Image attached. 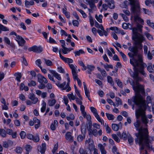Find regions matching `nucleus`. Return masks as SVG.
Returning a JSON list of instances; mask_svg holds the SVG:
<instances>
[{"mask_svg":"<svg viewBox=\"0 0 154 154\" xmlns=\"http://www.w3.org/2000/svg\"><path fill=\"white\" fill-rule=\"evenodd\" d=\"M134 125L136 130L138 131L137 133L135 134L137 137L135 142L136 144L139 145L140 152H142L145 148L149 149H152V145L148 134L147 129L141 126L140 121L138 119H137L136 121L134 123Z\"/></svg>","mask_w":154,"mask_h":154,"instance_id":"1","label":"nucleus"},{"mask_svg":"<svg viewBox=\"0 0 154 154\" xmlns=\"http://www.w3.org/2000/svg\"><path fill=\"white\" fill-rule=\"evenodd\" d=\"M132 101L136 105L139 107L135 110L136 119H139L141 117V122L144 124V128H146L147 126V124L149 122V120L146 115L145 111L147 107L145 100L140 94L134 97Z\"/></svg>","mask_w":154,"mask_h":154,"instance_id":"2","label":"nucleus"},{"mask_svg":"<svg viewBox=\"0 0 154 154\" xmlns=\"http://www.w3.org/2000/svg\"><path fill=\"white\" fill-rule=\"evenodd\" d=\"M128 70L131 76L134 78L135 81L136 86H134V82H133V84L131 85L133 86V90L136 92V95H140V93L143 95L144 94L145 92L144 86L139 83V82L141 80V78L138 76L139 73L138 71L135 69L134 72H133L131 69H129Z\"/></svg>","mask_w":154,"mask_h":154,"instance_id":"3","label":"nucleus"},{"mask_svg":"<svg viewBox=\"0 0 154 154\" xmlns=\"http://www.w3.org/2000/svg\"><path fill=\"white\" fill-rule=\"evenodd\" d=\"M130 2L131 13L134 15V19L136 22H138L142 24L144 22L143 20L139 16L140 12V2L138 0H128Z\"/></svg>","mask_w":154,"mask_h":154,"instance_id":"4","label":"nucleus"},{"mask_svg":"<svg viewBox=\"0 0 154 154\" xmlns=\"http://www.w3.org/2000/svg\"><path fill=\"white\" fill-rule=\"evenodd\" d=\"M142 26L137 23V27L132 28L131 25H129L128 28L130 30H132L133 40L137 42L138 44H140V42L144 40V38L142 35L140 33L142 32Z\"/></svg>","mask_w":154,"mask_h":154,"instance_id":"5","label":"nucleus"},{"mask_svg":"<svg viewBox=\"0 0 154 154\" xmlns=\"http://www.w3.org/2000/svg\"><path fill=\"white\" fill-rule=\"evenodd\" d=\"M143 41H142L141 42H140V44H138L137 42L135 41H134L135 42V46L133 47L131 46V44L130 43L128 42V43L127 44L128 46H129L128 48V50L132 53L129 52L128 53V55L129 57L130 58V62L131 61V60H134L135 59H136L138 58V56H140V57L142 56V55L138 53V47L140 49H142V46L141 44L142 42Z\"/></svg>","mask_w":154,"mask_h":154,"instance_id":"6","label":"nucleus"},{"mask_svg":"<svg viewBox=\"0 0 154 154\" xmlns=\"http://www.w3.org/2000/svg\"><path fill=\"white\" fill-rule=\"evenodd\" d=\"M130 63L134 66V68L135 70L138 71L143 76H146V74L144 69L145 67L147 66L146 64L144 63L142 56H138V58L130 62Z\"/></svg>","mask_w":154,"mask_h":154,"instance_id":"7","label":"nucleus"},{"mask_svg":"<svg viewBox=\"0 0 154 154\" xmlns=\"http://www.w3.org/2000/svg\"><path fill=\"white\" fill-rule=\"evenodd\" d=\"M90 109L98 121L100 122L101 124H102L104 122V121L103 120L100 119L97 113V111L96 109L93 107L91 106L90 107Z\"/></svg>","mask_w":154,"mask_h":154,"instance_id":"8","label":"nucleus"},{"mask_svg":"<svg viewBox=\"0 0 154 154\" xmlns=\"http://www.w3.org/2000/svg\"><path fill=\"white\" fill-rule=\"evenodd\" d=\"M85 144L88 143V149L90 152L93 150V149L95 148V146L94 145L93 140L91 138H88V140H86L85 142Z\"/></svg>","mask_w":154,"mask_h":154,"instance_id":"9","label":"nucleus"},{"mask_svg":"<svg viewBox=\"0 0 154 154\" xmlns=\"http://www.w3.org/2000/svg\"><path fill=\"white\" fill-rule=\"evenodd\" d=\"M28 50L29 51H33V52L39 53L42 51L43 49L40 46L38 47L36 45H34L29 48Z\"/></svg>","mask_w":154,"mask_h":154,"instance_id":"10","label":"nucleus"},{"mask_svg":"<svg viewBox=\"0 0 154 154\" xmlns=\"http://www.w3.org/2000/svg\"><path fill=\"white\" fill-rule=\"evenodd\" d=\"M104 1L107 4L109 8L110 9L115 8V2L113 0H104Z\"/></svg>","mask_w":154,"mask_h":154,"instance_id":"11","label":"nucleus"},{"mask_svg":"<svg viewBox=\"0 0 154 154\" xmlns=\"http://www.w3.org/2000/svg\"><path fill=\"white\" fill-rule=\"evenodd\" d=\"M59 55L61 59L66 63L69 64L70 63H72L73 62V60L72 59L63 57L61 54L60 51L59 52Z\"/></svg>","mask_w":154,"mask_h":154,"instance_id":"12","label":"nucleus"},{"mask_svg":"<svg viewBox=\"0 0 154 154\" xmlns=\"http://www.w3.org/2000/svg\"><path fill=\"white\" fill-rule=\"evenodd\" d=\"M17 39H18V40H17V41L19 45L22 47L26 43L25 41L21 36L19 35L17 36Z\"/></svg>","mask_w":154,"mask_h":154,"instance_id":"13","label":"nucleus"},{"mask_svg":"<svg viewBox=\"0 0 154 154\" xmlns=\"http://www.w3.org/2000/svg\"><path fill=\"white\" fill-rule=\"evenodd\" d=\"M28 98L30 99L33 104H35L38 101V98L35 97L33 93H30L28 96Z\"/></svg>","mask_w":154,"mask_h":154,"instance_id":"14","label":"nucleus"},{"mask_svg":"<svg viewBox=\"0 0 154 154\" xmlns=\"http://www.w3.org/2000/svg\"><path fill=\"white\" fill-rule=\"evenodd\" d=\"M65 139L68 141L72 142L73 141V137L72 136V134L70 132H67L65 136Z\"/></svg>","mask_w":154,"mask_h":154,"instance_id":"15","label":"nucleus"},{"mask_svg":"<svg viewBox=\"0 0 154 154\" xmlns=\"http://www.w3.org/2000/svg\"><path fill=\"white\" fill-rule=\"evenodd\" d=\"M92 132V134L95 137H97L98 134L99 136H101L102 134V130L100 129L98 131L96 129H94L93 130L92 129L91 131Z\"/></svg>","mask_w":154,"mask_h":154,"instance_id":"16","label":"nucleus"},{"mask_svg":"<svg viewBox=\"0 0 154 154\" xmlns=\"http://www.w3.org/2000/svg\"><path fill=\"white\" fill-rule=\"evenodd\" d=\"M98 149H100L101 154H106V151L104 147L101 144H99L98 145Z\"/></svg>","mask_w":154,"mask_h":154,"instance_id":"17","label":"nucleus"},{"mask_svg":"<svg viewBox=\"0 0 154 154\" xmlns=\"http://www.w3.org/2000/svg\"><path fill=\"white\" fill-rule=\"evenodd\" d=\"M50 72L53 74L54 76L58 80H61V78L60 75L57 73L55 71L51 70L50 71Z\"/></svg>","mask_w":154,"mask_h":154,"instance_id":"18","label":"nucleus"},{"mask_svg":"<svg viewBox=\"0 0 154 154\" xmlns=\"http://www.w3.org/2000/svg\"><path fill=\"white\" fill-rule=\"evenodd\" d=\"M81 132L83 135H85L86 132V126L85 123H83L81 125Z\"/></svg>","mask_w":154,"mask_h":154,"instance_id":"19","label":"nucleus"},{"mask_svg":"<svg viewBox=\"0 0 154 154\" xmlns=\"http://www.w3.org/2000/svg\"><path fill=\"white\" fill-rule=\"evenodd\" d=\"M87 68L88 69L87 72L88 74H91V72L93 71L95 67L93 65H88L87 66Z\"/></svg>","mask_w":154,"mask_h":154,"instance_id":"20","label":"nucleus"},{"mask_svg":"<svg viewBox=\"0 0 154 154\" xmlns=\"http://www.w3.org/2000/svg\"><path fill=\"white\" fill-rule=\"evenodd\" d=\"M95 18L100 23H102V19L103 18V16L102 15L100 14L98 16H97V14L95 15Z\"/></svg>","mask_w":154,"mask_h":154,"instance_id":"21","label":"nucleus"},{"mask_svg":"<svg viewBox=\"0 0 154 154\" xmlns=\"http://www.w3.org/2000/svg\"><path fill=\"white\" fill-rule=\"evenodd\" d=\"M44 60L45 61V63L47 66H50L53 65L52 62L51 60L45 58H44Z\"/></svg>","mask_w":154,"mask_h":154,"instance_id":"22","label":"nucleus"},{"mask_svg":"<svg viewBox=\"0 0 154 154\" xmlns=\"http://www.w3.org/2000/svg\"><path fill=\"white\" fill-rule=\"evenodd\" d=\"M2 30L5 31H9V29L6 27L0 24V33H1Z\"/></svg>","mask_w":154,"mask_h":154,"instance_id":"23","label":"nucleus"},{"mask_svg":"<svg viewBox=\"0 0 154 154\" xmlns=\"http://www.w3.org/2000/svg\"><path fill=\"white\" fill-rule=\"evenodd\" d=\"M67 96L70 101L71 100H74L76 98L75 95H74L72 93L68 94Z\"/></svg>","mask_w":154,"mask_h":154,"instance_id":"24","label":"nucleus"},{"mask_svg":"<svg viewBox=\"0 0 154 154\" xmlns=\"http://www.w3.org/2000/svg\"><path fill=\"white\" fill-rule=\"evenodd\" d=\"M147 70L150 72H152L153 70L152 67V64L151 63L148 64V66L147 67Z\"/></svg>","mask_w":154,"mask_h":154,"instance_id":"25","label":"nucleus"},{"mask_svg":"<svg viewBox=\"0 0 154 154\" xmlns=\"http://www.w3.org/2000/svg\"><path fill=\"white\" fill-rule=\"evenodd\" d=\"M106 115L109 120H113L115 118L114 116L112 114L106 113Z\"/></svg>","mask_w":154,"mask_h":154,"instance_id":"26","label":"nucleus"},{"mask_svg":"<svg viewBox=\"0 0 154 154\" xmlns=\"http://www.w3.org/2000/svg\"><path fill=\"white\" fill-rule=\"evenodd\" d=\"M42 107L41 108V111L42 112H44L45 110V109L46 106V104L45 102L44 101H43V102L42 103Z\"/></svg>","mask_w":154,"mask_h":154,"instance_id":"27","label":"nucleus"},{"mask_svg":"<svg viewBox=\"0 0 154 154\" xmlns=\"http://www.w3.org/2000/svg\"><path fill=\"white\" fill-rule=\"evenodd\" d=\"M79 152L80 154H91V152H89V153H87L82 148H81L79 149Z\"/></svg>","mask_w":154,"mask_h":154,"instance_id":"28","label":"nucleus"},{"mask_svg":"<svg viewBox=\"0 0 154 154\" xmlns=\"http://www.w3.org/2000/svg\"><path fill=\"white\" fill-rule=\"evenodd\" d=\"M112 128L113 130L116 131H117L119 129L118 125L116 124H113L112 125Z\"/></svg>","mask_w":154,"mask_h":154,"instance_id":"29","label":"nucleus"},{"mask_svg":"<svg viewBox=\"0 0 154 154\" xmlns=\"http://www.w3.org/2000/svg\"><path fill=\"white\" fill-rule=\"evenodd\" d=\"M56 100L55 99L49 100L48 101V105L50 106H53L56 103Z\"/></svg>","mask_w":154,"mask_h":154,"instance_id":"30","label":"nucleus"},{"mask_svg":"<svg viewBox=\"0 0 154 154\" xmlns=\"http://www.w3.org/2000/svg\"><path fill=\"white\" fill-rule=\"evenodd\" d=\"M76 9L82 15V17L84 18H85L87 17V15L85 12L82 10L76 8Z\"/></svg>","mask_w":154,"mask_h":154,"instance_id":"31","label":"nucleus"},{"mask_svg":"<svg viewBox=\"0 0 154 154\" xmlns=\"http://www.w3.org/2000/svg\"><path fill=\"white\" fill-rule=\"evenodd\" d=\"M85 135H84L83 136H82L81 135H79L77 137V140L79 142H81L85 138Z\"/></svg>","mask_w":154,"mask_h":154,"instance_id":"32","label":"nucleus"},{"mask_svg":"<svg viewBox=\"0 0 154 154\" xmlns=\"http://www.w3.org/2000/svg\"><path fill=\"white\" fill-rule=\"evenodd\" d=\"M75 56H79L80 54H83L85 53V52L82 49L79 50V51H75L74 52Z\"/></svg>","mask_w":154,"mask_h":154,"instance_id":"33","label":"nucleus"},{"mask_svg":"<svg viewBox=\"0 0 154 154\" xmlns=\"http://www.w3.org/2000/svg\"><path fill=\"white\" fill-rule=\"evenodd\" d=\"M112 136L114 140L117 143L120 142V140L116 134H113L112 135Z\"/></svg>","mask_w":154,"mask_h":154,"instance_id":"34","label":"nucleus"},{"mask_svg":"<svg viewBox=\"0 0 154 154\" xmlns=\"http://www.w3.org/2000/svg\"><path fill=\"white\" fill-rule=\"evenodd\" d=\"M115 81L117 84L118 86L121 88H122L123 87V84L122 82H120L119 79L116 78L115 79Z\"/></svg>","mask_w":154,"mask_h":154,"instance_id":"35","label":"nucleus"},{"mask_svg":"<svg viewBox=\"0 0 154 154\" xmlns=\"http://www.w3.org/2000/svg\"><path fill=\"white\" fill-rule=\"evenodd\" d=\"M88 130L92 131V122L91 121L88 122L86 124Z\"/></svg>","mask_w":154,"mask_h":154,"instance_id":"36","label":"nucleus"},{"mask_svg":"<svg viewBox=\"0 0 154 154\" xmlns=\"http://www.w3.org/2000/svg\"><path fill=\"white\" fill-rule=\"evenodd\" d=\"M34 4V2L33 1H31L30 2H29L28 1L26 0L25 1V6L27 7L29 5H33Z\"/></svg>","mask_w":154,"mask_h":154,"instance_id":"37","label":"nucleus"},{"mask_svg":"<svg viewBox=\"0 0 154 154\" xmlns=\"http://www.w3.org/2000/svg\"><path fill=\"white\" fill-rule=\"evenodd\" d=\"M38 151H39L41 153V154H44L46 150L45 149L41 146L38 147Z\"/></svg>","mask_w":154,"mask_h":154,"instance_id":"38","label":"nucleus"},{"mask_svg":"<svg viewBox=\"0 0 154 154\" xmlns=\"http://www.w3.org/2000/svg\"><path fill=\"white\" fill-rule=\"evenodd\" d=\"M15 75H17L16 79L18 81L20 82V79L22 77L21 73L20 72H17L15 73Z\"/></svg>","mask_w":154,"mask_h":154,"instance_id":"39","label":"nucleus"},{"mask_svg":"<svg viewBox=\"0 0 154 154\" xmlns=\"http://www.w3.org/2000/svg\"><path fill=\"white\" fill-rule=\"evenodd\" d=\"M6 131L4 129H0V134L3 137H5L6 135Z\"/></svg>","mask_w":154,"mask_h":154,"instance_id":"40","label":"nucleus"},{"mask_svg":"<svg viewBox=\"0 0 154 154\" xmlns=\"http://www.w3.org/2000/svg\"><path fill=\"white\" fill-rule=\"evenodd\" d=\"M103 123H104V122ZM103 124L104 127L105 126L106 127V129L107 133L108 134L110 133L111 132V129L110 128H109V126L108 125H106V123H105V125H104V123H103L102 125Z\"/></svg>","mask_w":154,"mask_h":154,"instance_id":"41","label":"nucleus"},{"mask_svg":"<svg viewBox=\"0 0 154 154\" xmlns=\"http://www.w3.org/2000/svg\"><path fill=\"white\" fill-rule=\"evenodd\" d=\"M107 79L108 82L112 86H113L114 84V83L112 81V78L109 76H108L107 77Z\"/></svg>","mask_w":154,"mask_h":154,"instance_id":"42","label":"nucleus"},{"mask_svg":"<svg viewBox=\"0 0 154 154\" xmlns=\"http://www.w3.org/2000/svg\"><path fill=\"white\" fill-rule=\"evenodd\" d=\"M95 26L97 28H100L102 30H103V27L102 24H99L96 21H95Z\"/></svg>","mask_w":154,"mask_h":154,"instance_id":"43","label":"nucleus"},{"mask_svg":"<svg viewBox=\"0 0 154 154\" xmlns=\"http://www.w3.org/2000/svg\"><path fill=\"white\" fill-rule=\"evenodd\" d=\"M147 24L150 27L154 29V23L151 22L150 20H146Z\"/></svg>","mask_w":154,"mask_h":154,"instance_id":"44","label":"nucleus"},{"mask_svg":"<svg viewBox=\"0 0 154 154\" xmlns=\"http://www.w3.org/2000/svg\"><path fill=\"white\" fill-rule=\"evenodd\" d=\"M43 76L40 74L37 75L38 80L40 83H43Z\"/></svg>","mask_w":154,"mask_h":154,"instance_id":"45","label":"nucleus"},{"mask_svg":"<svg viewBox=\"0 0 154 154\" xmlns=\"http://www.w3.org/2000/svg\"><path fill=\"white\" fill-rule=\"evenodd\" d=\"M127 138V136L126 132L124 131L122 133L121 139H123L124 140H126Z\"/></svg>","mask_w":154,"mask_h":154,"instance_id":"46","label":"nucleus"},{"mask_svg":"<svg viewBox=\"0 0 154 154\" xmlns=\"http://www.w3.org/2000/svg\"><path fill=\"white\" fill-rule=\"evenodd\" d=\"M145 34L149 40H152L153 39V37L150 34L147 32H146Z\"/></svg>","mask_w":154,"mask_h":154,"instance_id":"47","label":"nucleus"},{"mask_svg":"<svg viewBox=\"0 0 154 154\" xmlns=\"http://www.w3.org/2000/svg\"><path fill=\"white\" fill-rule=\"evenodd\" d=\"M142 97H143V100H144V99L143 98V97L142 96ZM145 101V103H146L147 104H149V103H151L152 101L151 97L150 96H148L146 98V101Z\"/></svg>","mask_w":154,"mask_h":154,"instance_id":"48","label":"nucleus"},{"mask_svg":"<svg viewBox=\"0 0 154 154\" xmlns=\"http://www.w3.org/2000/svg\"><path fill=\"white\" fill-rule=\"evenodd\" d=\"M92 126L94 129H100V125L97 123H94L93 124Z\"/></svg>","mask_w":154,"mask_h":154,"instance_id":"49","label":"nucleus"},{"mask_svg":"<svg viewBox=\"0 0 154 154\" xmlns=\"http://www.w3.org/2000/svg\"><path fill=\"white\" fill-rule=\"evenodd\" d=\"M35 142H37L39 141V138L38 134H36L35 136H33V138L32 140Z\"/></svg>","mask_w":154,"mask_h":154,"instance_id":"50","label":"nucleus"},{"mask_svg":"<svg viewBox=\"0 0 154 154\" xmlns=\"http://www.w3.org/2000/svg\"><path fill=\"white\" fill-rule=\"evenodd\" d=\"M23 151L22 148L18 146L16 147L15 151L17 153H21Z\"/></svg>","mask_w":154,"mask_h":154,"instance_id":"51","label":"nucleus"},{"mask_svg":"<svg viewBox=\"0 0 154 154\" xmlns=\"http://www.w3.org/2000/svg\"><path fill=\"white\" fill-rule=\"evenodd\" d=\"M116 100L117 102L116 106H118L119 105L122 104V101L119 97H116Z\"/></svg>","mask_w":154,"mask_h":154,"instance_id":"52","label":"nucleus"},{"mask_svg":"<svg viewBox=\"0 0 154 154\" xmlns=\"http://www.w3.org/2000/svg\"><path fill=\"white\" fill-rule=\"evenodd\" d=\"M76 70L74 71H72V73L73 76V79L75 80L78 77V75L77 74V72H76Z\"/></svg>","mask_w":154,"mask_h":154,"instance_id":"53","label":"nucleus"},{"mask_svg":"<svg viewBox=\"0 0 154 154\" xmlns=\"http://www.w3.org/2000/svg\"><path fill=\"white\" fill-rule=\"evenodd\" d=\"M66 85V82H65L63 83L60 84L59 85V86L58 87L60 88H63V90H65L66 89V87H64Z\"/></svg>","mask_w":154,"mask_h":154,"instance_id":"54","label":"nucleus"},{"mask_svg":"<svg viewBox=\"0 0 154 154\" xmlns=\"http://www.w3.org/2000/svg\"><path fill=\"white\" fill-rule=\"evenodd\" d=\"M94 3V2L91 1L88 2V4L89 5L91 9H94V8H96Z\"/></svg>","mask_w":154,"mask_h":154,"instance_id":"55","label":"nucleus"},{"mask_svg":"<svg viewBox=\"0 0 154 154\" xmlns=\"http://www.w3.org/2000/svg\"><path fill=\"white\" fill-rule=\"evenodd\" d=\"M130 25V24L129 23H124L122 25V27L125 29H127L128 28V26Z\"/></svg>","mask_w":154,"mask_h":154,"instance_id":"56","label":"nucleus"},{"mask_svg":"<svg viewBox=\"0 0 154 154\" xmlns=\"http://www.w3.org/2000/svg\"><path fill=\"white\" fill-rule=\"evenodd\" d=\"M25 148L26 149V150L27 152L30 151L32 149L31 146L29 145H26L25 146Z\"/></svg>","mask_w":154,"mask_h":154,"instance_id":"57","label":"nucleus"},{"mask_svg":"<svg viewBox=\"0 0 154 154\" xmlns=\"http://www.w3.org/2000/svg\"><path fill=\"white\" fill-rule=\"evenodd\" d=\"M58 147V143H57L54 145V147L52 150V153L53 154H54L55 152L57 151V149Z\"/></svg>","mask_w":154,"mask_h":154,"instance_id":"58","label":"nucleus"},{"mask_svg":"<svg viewBox=\"0 0 154 154\" xmlns=\"http://www.w3.org/2000/svg\"><path fill=\"white\" fill-rule=\"evenodd\" d=\"M89 18L91 26H93L94 25V22L93 18L90 15L89 16Z\"/></svg>","mask_w":154,"mask_h":154,"instance_id":"59","label":"nucleus"},{"mask_svg":"<svg viewBox=\"0 0 154 154\" xmlns=\"http://www.w3.org/2000/svg\"><path fill=\"white\" fill-rule=\"evenodd\" d=\"M69 65L70 68L71 69L72 72L76 70V68L73 64H69Z\"/></svg>","mask_w":154,"mask_h":154,"instance_id":"60","label":"nucleus"},{"mask_svg":"<svg viewBox=\"0 0 154 154\" xmlns=\"http://www.w3.org/2000/svg\"><path fill=\"white\" fill-rule=\"evenodd\" d=\"M20 135L21 138L23 139L25 138L26 134L24 131H22L20 132Z\"/></svg>","mask_w":154,"mask_h":154,"instance_id":"61","label":"nucleus"},{"mask_svg":"<svg viewBox=\"0 0 154 154\" xmlns=\"http://www.w3.org/2000/svg\"><path fill=\"white\" fill-rule=\"evenodd\" d=\"M4 41H5V43H6L8 45H10V41L8 38L6 37H4Z\"/></svg>","mask_w":154,"mask_h":154,"instance_id":"62","label":"nucleus"},{"mask_svg":"<svg viewBox=\"0 0 154 154\" xmlns=\"http://www.w3.org/2000/svg\"><path fill=\"white\" fill-rule=\"evenodd\" d=\"M104 67L106 69H107L110 68L112 69L113 68V66L111 65H108L107 64L104 65Z\"/></svg>","mask_w":154,"mask_h":154,"instance_id":"63","label":"nucleus"},{"mask_svg":"<svg viewBox=\"0 0 154 154\" xmlns=\"http://www.w3.org/2000/svg\"><path fill=\"white\" fill-rule=\"evenodd\" d=\"M36 65L40 68H41V62L40 59L37 60L36 61Z\"/></svg>","mask_w":154,"mask_h":154,"instance_id":"64","label":"nucleus"}]
</instances>
